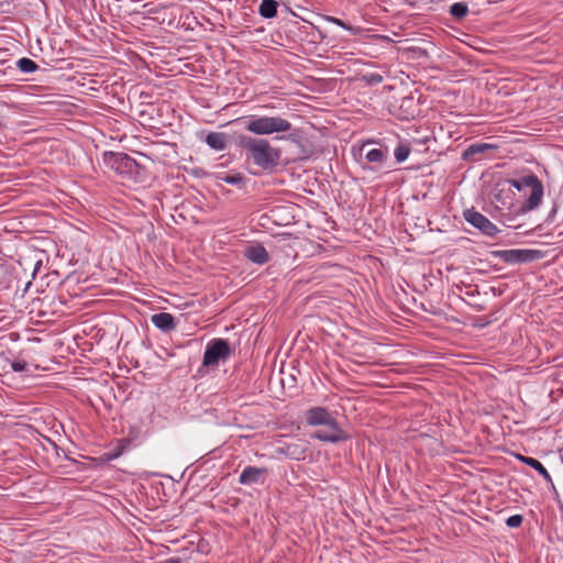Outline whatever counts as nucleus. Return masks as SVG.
<instances>
[{"instance_id": "1", "label": "nucleus", "mask_w": 563, "mask_h": 563, "mask_svg": "<svg viewBox=\"0 0 563 563\" xmlns=\"http://www.w3.org/2000/svg\"><path fill=\"white\" fill-rule=\"evenodd\" d=\"M238 144L246 152V159L265 170L274 169L280 161V150L265 139L240 135Z\"/></svg>"}, {"instance_id": "2", "label": "nucleus", "mask_w": 563, "mask_h": 563, "mask_svg": "<svg viewBox=\"0 0 563 563\" xmlns=\"http://www.w3.org/2000/svg\"><path fill=\"white\" fill-rule=\"evenodd\" d=\"M307 422L316 427H329L332 433H312L311 437L320 441L336 443L347 439L336 420L321 407H316L307 412Z\"/></svg>"}, {"instance_id": "3", "label": "nucleus", "mask_w": 563, "mask_h": 563, "mask_svg": "<svg viewBox=\"0 0 563 563\" xmlns=\"http://www.w3.org/2000/svg\"><path fill=\"white\" fill-rule=\"evenodd\" d=\"M245 129L256 135H269L288 132L291 130V124L282 117L252 115L247 119Z\"/></svg>"}, {"instance_id": "4", "label": "nucleus", "mask_w": 563, "mask_h": 563, "mask_svg": "<svg viewBox=\"0 0 563 563\" xmlns=\"http://www.w3.org/2000/svg\"><path fill=\"white\" fill-rule=\"evenodd\" d=\"M509 184L519 191L531 188V194L522 207L523 211H531L540 206L543 197V185L537 176L527 175L518 179H510Z\"/></svg>"}, {"instance_id": "5", "label": "nucleus", "mask_w": 563, "mask_h": 563, "mask_svg": "<svg viewBox=\"0 0 563 563\" xmlns=\"http://www.w3.org/2000/svg\"><path fill=\"white\" fill-rule=\"evenodd\" d=\"M494 255L507 264H519L538 260L540 252L536 250H500L495 251Z\"/></svg>"}, {"instance_id": "6", "label": "nucleus", "mask_w": 563, "mask_h": 563, "mask_svg": "<svg viewBox=\"0 0 563 563\" xmlns=\"http://www.w3.org/2000/svg\"><path fill=\"white\" fill-rule=\"evenodd\" d=\"M230 355V347L227 341L216 339L211 341L205 351L203 365H218L221 360H225Z\"/></svg>"}, {"instance_id": "7", "label": "nucleus", "mask_w": 563, "mask_h": 563, "mask_svg": "<svg viewBox=\"0 0 563 563\" xmlns=\"http://www.w3.org/2000/svg\"><path fill=\"white\" fill-rule=\"evenodd\" d=\"M464 218L468 223L488 236H494L499 231L493 222L474 209L464 211Z\"/></svg>"}, {"instance_id": "8", "label": "nucleus", "mask_w": 563, "mask_h": 563, "mask_svg": "<svg viewBox=\"0 0 563 563\" xmlns=\"http://www.w3.org/2000/svg\"><path fill=\"white\" fill-rule=\"evenodd\" d=\"M264 468L247 466L245 467L239 478V482L243 485H251L263 482Z\"/></svg>"}, {"instance_id": "9", "label": "nucleus", "mask_w": 563, "mask_h": 563, "mask_svg": "<svg viewBox=\"0 0 563 563\" xmlns=\"http://www.w3.org/2000/svg\"><path fill=\"white\" fill-rule=\"evenodd\" d=\"M151 320L153 324L162 331H170L176 327L174 317L167 312L153 314Z\"/></svg>"}, {"instance_id": "10", "label": "nucleus", "mask_w": 563, "mask_h": 563, "mask_svg": "<svg viewBox=\"0 0 563 563\" xmlns=\"http://www.w3.org/2000/svg\"><path fill=\"white\" fill-rule=\"evenodd\" d=\"M363 153L365 155V161L367 163L382 164V163H384V161L386 158V153L383 150H380V148L367 150V144H363L360 147V156H362Z\"/></svg>"}, {"instance_id": "11", "label": "nucleus", "mask_w": 563, "mask_h": 563, "mask_svg": "<svg viewBox=\"0 0 563 563\" xmlns=\"http://www.w3.org/2000/svg\"><path fill=\"white\" fill-rule=\"evenodd\" d=\"M245 256L256 264H264L268 261V254L262 245L249 246L245 250Z\"/></svg>"}, {"instance_id": "12", "label": "nucleus", "mask_w": 563, "mask_h": 563, "mask_svg": "<svg viewBox=\"0 0 563 563\" xmlns=\"http://www.w3.org/2000/svg\"><path fill=\"white\" fill-rule=\"evenodd\" d=\"M518 459L522 463H525V464L531 466L532 468H534L536 472H538L548 483L553 485L551 475L549 474V472L545 470V467L538 460H536L533 457H529V456H523V455H518Z\"/></svg>"}, {"instance_id": "13", "label": "nucleus", "mask_w": 563, "mask_h": 563, "mask_svg": "<svg viewBox=\"0 0 563 563\" xmlns=\"http://www.w3.org/2000/svg\"><path fill=\"white\" fill-rule=\"evenodd\" d=\"M206 143L216 151H222L227 145L225 134L219 132H211L206 137Z\"/></svg>"}, {"instance_id": "14", "label": "nucleus", "mask_w": 563, "mask_h": 563, "mask_svg": "<svg viewBox=\"0 0 563 563\" xmlns=\"http://www.w3.org/2000/svg\"><path fill=\"white\" fill-rule=\"evenodd\" d=\"M277 2L275 0H263L260 4V14L263 18L271 19L277 13Z\"/></svg>"}, {"instance_id": "15", "label": "nucleus", "mask_w": 563, "mask_h": 563, "mask_svg": "<svg viewBox=\"0 0 563 563\" xmlns=\"http://www.w3.org/2000/svg\"><path fill=\"white\" fill-rule=\"evenodd\" d=\"M468 12V8L465 3L456 2L451 5L450 13L457 19L464 18Z\"/></svg>"}, {"instance_id": "16", "label": "nucleus", "mask_w": 563, "mask_h": 563, "mask_svg": "<svg viewBox=\"0 0 563 563\" xmlns=\"http://www.w3.org/2000/svg\"><path fill=\"white\" fill-rule=\"evenodd\" d=\"M18 66L23 73H33L37 69V65L30 58H21L18 60Z\"/></svg>"}, {"instance_id": "17", "label": "nucleus", "mask_w": 563, "mask_h": 563, "mask_svg": "<svg viewBox=\"0 0 563 563\" xmlns=\"http://www.w3.org/2000/svg\"><path fill=\"white\" fill-rule=\"evenodd\" d=\"M410 154V148L407 145H399L395 150V157L397 162L401 163L408 158Z\"/></svg>"}, {"instance_id": "18", "label": "nucleus", "mask_w": 563, "mask_h": 563, "mask_svg": "<svg viewBox=\"0 0 563 563\" xmlns=\"http://www.w3.org/2000/svg\"><path fill=\"white\" fill-rule=\"evenodd\" d=\"M117 162H119L123 167L128 168L129 170L132 169V167L135 165V162L124 154H118L115 155Z\"/></svg>"}, {"instance_id": "19", "label": "nucleus", "mask_w": 563, "mask_h": 563, "mask_svg": "<svg viewBox=\"0 0 563 563\" xmlns=\"http://www.w3.org/2000/svg\"><path fill=\"white\" fill-rule=\"evenodd\" d=\"M221 179L227 184L240 185L243 180V177L241 174H233V175H224L223 177H221Z\"/></svg>"}, {"instance_id": "20", "label": "nucleus", "mask_w": 563, "mask_h": 563, "mask_svg": "<svg viewBox=\"0 0 563 563\" xmlns=\"http://www.w3.org/2000/svg\"><path fill=\"white\" fill-rule=\"evenodd\" d=\"M506 523L510 528H517L522 523V516L514 515L507 519Z\"/></svg>"}, {"instance_id": "21", "label": "nucleus", "mask_w": 563, "mask_h": 563, "mask_svg": "<svg viewBox=\"0 0 563 563\" xmlns=\"http://www.w3.org/2000/svg\"><path fill=\"white\" fill-rule=\"evenodd\" d=\"M485 148H487V145H472L470 146L465 153H464V156L465 157H468L471 155H474L476 153H481L483 152Z\"/></svg>"}, {"instance_id": "22", "label": "nucleus", "mask_w": 563, "mask_h": 563, "mask_svg": "<svg viewBox=\"0 0 563 563\" xmlns=\"http://www.w3.org/2000/svg\"><path fill=\"white\" fill-rule=\"evenodd\" d=\"M27 364L25 362H13L11 367L14 372H22L26 368Z\"/></svg>"}, {"instance_id": "23", "label": "nucleus", "mask_w": 563, "mask_h": 563, "mask_svg": "<svg viewBox=\"0 0 563 563\" xmlns=\"http://www.w3.org/2000/svg\"><path fill=\"white\" fill-rule=\"evenodd\" d=\"M313 433H332V431H330V428L329 427H320L318 430H316Z\"/></svg>"}, {"instance_id": "24", "label": "nucleus", "mask_w": 563, "mask_h": 563, "mask_svg": "<svg viewBox=\"0 0 563 563\" xmlns=\"http://www.w3.org/2000/svg\"><path fill=\"white\" fill-rule=\"evenodd\" d=\"M330 21H331V22H333V23H335V24H338V25H340V26H342V27H344V29H349V27L345 25V23H344L343 21L339 20V19L331 18V19H330Z\"/></svg>"}, {"instance_id": "25", "label": "nucleus", "mask_w": 563, "mask_h": 563, "mask_svg": "<svg viewBox=\"0 0 563 563\" xmlns=\"http://www.w3.org/2000/svg\"><path fill=\"white\" fill-rule=\"evenodd\" d=\"M373 80H375V81L379 82V81H382V76H379V75H375V76L373 77Z\"/></svg>"}, {"instance_id": "26", "label": "nucleus", "mask_w": 563, "mask_h": 563, "mask_svg": "<svg viewBox=\"0 0 563 563\" xmlns=\"http://www.w3.org/2000/svg\"><path fill=\"white\" fill-rule=\"evenodd\" d=\"M287 450L289 452L290 455L295 456L296 455V452L295 451H291V446H287Z\"/></svg>"}, {"instance_id": "27", "label": "nucleus", "mask_w": 563, "mask_h": 563, "mask_svg": "<svg viewBox=\"0 0 563 563\" xmlns=\"http://www.w3.org/2000/svg\"><path fill=\"white\" fill-rule=\"evenodd\" d=\"M167 563H179V560H173L172 559V560L167 561Z\"/></svg>"}]
</instances>
